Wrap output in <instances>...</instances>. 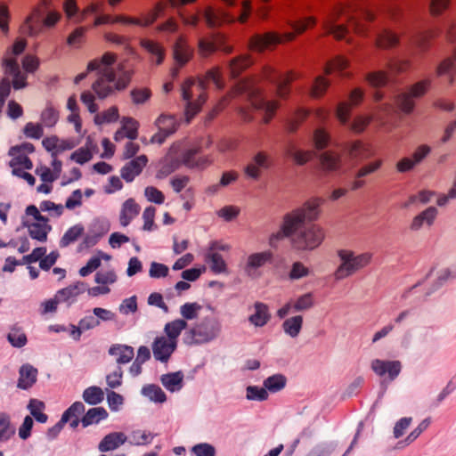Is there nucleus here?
<instances>
[{
  "label": "nucleus",
  "instance_id": "nucleus-42",
  "mask_svg": "<svg viewBox=\"0 0 456 456\" xmlns=\"http://www.w3.org/2000/svg\"><path fill=\"white\" fill-rule=\"evenodd\" d=\"M456 277V265L446 268L436 267L431 269L428 274V279H431L437 285H442L444 282Z\"/></svg>",
  "mask_w": 456,
  "mask_h": 456
},
{
  "label": "nucleus",
  "instance_id": "nucleus-46",
  "mask_svg": "<svg viewBox=\"0 0 456 456\" xmlns=\"http://www.w3.org/2000/svg\"><path fill=\"white\" fill-rule=\"evenodd\" d=\"M141 46L152 56L156 57L155 63L157 65H159L163 62L165 57V50L159 44L144 38L141 40Z\"/></svg>",
  "mask_w": 456,
  "mask_h": 456
},
{
  "label": "nucleus",
  "instance_id": "nucleus-2",
  "mask_svg": "<svg viewBox=\"0 0 456 456\" xmlns=\"http://www.w3.org/2000/svg\"><path fill=\"white\" fill-rule=\"evenodd\" d=\"M322 202L320 198H314L305 202L296 208L300 210L304 219L297 231L293 233L292 246L297 250H313L318 248L324 240V232L317 224H307V222L315 220L319 216V208Z\"/></svg>",
  "mask_w": 456,
  "mask_h": 456
},
{
  "label": "nucleus",
  "instance_id": "nucleus-49",
  "mask_svg": "<svg viewBox=\"0 0 456 456\" xmlns=\"http://www.w3.org/2000/svg\"><path fill=\"white\" fill-rule=\"evenodd\" d=\"M252 63L251 59L247 55H240L232 59L229 63V72L232 77H238L244 69Z\"/></svg>",
  "mask_w": 456,
  "mask_h": 456
},
{
  "label": "nucleus",
  "instance_id": "nucleus-11",
  "mask_svg": "<svg viewBox=\"0 0 456 456\" xmlns=\"http://www.w3.org/2000/svg\"><path fill=\"white\" fill-rule=\"evenodd\" d=\"M129 81L130 76L128 74H126L117 80L114 70L108 69L105 76L100 77L93 84V89L100 99H105L114 94L115 91H120L126 88Z\"/></svg>",
  "mask_w": 456,
  "mask_h": 456
},
{
  "label": "nucleus",
  "instance_id": "nucleus-14",
  "mask_svg": "<svg viewBox=\"0 0 456 456\" xmlns=\"http://www.w3.org/2000/svg\"><path fill=\"white\" fill-rule=\"evenodd\" d=\"M199 53L203 57H208L219 50L230 53L232 47L226 44V38L220 33L212 34L210 37H201L198 43Z\"/></svg>",
  "mask_w": 456,
  "mask_h": 456
},
{
  "label": "nucleus",
  "instance_id": "nucleus-62",
  "mask_svg": "<svg viewBox=\"0 0 456 456\" xmlns=\"http://www.w3.org/2000/svg\"><path fill=\"white\" fill-rule=\"evenodd\" d=\"M287 155L293 159L297 165L305 164L311 158L309 151L297 150L294 144H290L287 149Z\"/></svg>",
  "mask_w": 456,
  "mask_h": 456
},
{
  "label": "nucleus",
  "instance_id": "nucleus-6",
  "mask_svg": "<svg viewBox=\"0 0 456 456\" xmlns=\"http://www.w3.org/2000/svg\"><path fill=\"white\" fill-rule=\"evenodd\" d=\"M84 412V403L82 402H75L63 412L61 419L53 428H63L67 423L69 424V428H77L79 423H81L84 428H86L88 426L97 425L101 420L108 417L107 411L102 407L91 408L80 418L81 414Z\"/></svg>",
  "mask_w": 456,
  "mask_h": 456
},
{
  "label": "nucleus",
  "instance_id": "nucleus-15",
  "mask_svg": "<svg viewBox=\"0 0 456 456\" xmlns=\"http://www.w3.org/2000/svg\"><path fill=\"white\" fill-rule=\"evenodd\" d=\"M264 77L272 84L280 97H285L289 92V86L295 79L293 73H281L278 70L268 67L264 70Z\"/></svg>",
  "mask_w": 456,
  "mask_h": 456
},
{
  "label": "nucleus",
  "instance_id": "nucleus-58",
  "mask_svg": "<svg viewBox=\"0 0 456 456\" xmlns=\"http://www.w3.org/2000/svg\"><path fill=\"white\" fill-rule=\"evenodd\" d=\"M118 118V109L116 106H112L102 113H97L94 120L96 125H102L104 123L115 122Z\"/></svg>",
  "mask_w": 456,
  "mask_h": 456
},
{
  "label": "nucleus",
  "instance_id": "nucleus-35",
  "mask_svg": "<svg viewBox=\"0 0 456 456\" xmlns=\"http://www.w3.org/2000/svg\"><path fill=\"white\" fill-rule=\"evenodd\" d=\"M116 61V55L111 53H106L101 59H94L91 61L87 65L88 71L99 70L101 72L100 77L105 76L106 71L113 70L110 68Z\"/></svg>",
  "mask_w": 456,
  "mask_h": 456
},
{
  "label": "nucleus",
  "instance_id": "nucleus-7",
  "mask_svg": "<svg viewBox=\"0 0 456 456\" xmlns=\"http://www.w3.org/2000/svg\"><path fill=\"white\" fill-rule=\"evenodd\" d=\"M221 332V322L216 317L206 316L187 329L183 340L187 346H201L216 340Z\"/></svg>",
  "mask_w": 456,
  "mask_h": 456
},
{
  "label": "nucleus",
  "instance_id": "nucleus-3",
  "mask_svg": "<svg viewBox=\"0 0 456 456\" xmlns=\"http://www.w3.org/2000/svg\"><path fill=\"white\" fill-rule=\"evenodd\" d=\"M214 84L217 89L224 86L219 68H214L207 72L204 77L198 80L189 77L182 86V97L186 102V114L189 117L196 115L207 101L206 88Z\"/></svg>",
  "mask_w": 456,
  "mask_h": 456
},
{
  "label": "nucleus",
  "instance_id": "nucleus-64",
  "mask_svg": "<svg viewBox=\"0 0 456 456\" xmlns=\"http://www.w3.org/2000/svg\"><path fill=\"white\" fill-rule=\"evenodd\" d=\"M246 397L248 400L263 402L267 400L268 392L264 387H260L257 386H248L246 388Z\"/></svg>",
  "mask_w": 456,
  "mask_h": 456
},
{
  "label": "nucleus",
  "instance_id": "nucleus-57",
  "mask_svg": "<svg viewBox=\"0 0 456 456\" xmlns=\"http://www.w3.org/2000/svg\"><path fill=\"white\" fill-rule=\"evenodd\" d=\"M151 89L147 87H135L130 92L132 102L135 105L146 103L151 99Z\"/></svg>",
  "mask_w": 456,
  "mask_h": 456
},
{
  "label": "nucleus",
  "instance_id": "nucleus-63",
  "mask_svg": "<svg viewBox=\"0 0 456 456\" xmlns=\"http://www.w3.org/2000/svg\"><path fill=\"white\" fill-rule=\"evenodd\" d=\"M59 119V112L51 105L48 104L41 114L42 123L48 127L53 126Z\"/></svg>",
  "mask_w": 456,
  "mask_h": 456
},
{
  "label": "nucleus",
  "instance_id": "nucleus-53",
  "mask_svg": "<svg viewBox=\"0 0 456 456\" xmlns=\"http://www.w3.org/2000/svg\"><path fill=\"white\" fill-rule=\"evenodd\" d=\"M142 394L155 403H162L167 400L166 394L158 385L150 384L144 386L142 388Z\"/></svg>",
  "mask_w": 456,
  "mask_h": 456
},
{
  "label": "nucleus",
  "instance_id": "nucleus-60",
  "mask_svg": "<svg viewBox=\"0 0 456 456\" xmlns=\"http://www.w3.org/2000/svg\"><path fill=\"white\" fill-rule=\"evenodd\" d=\"M309 115V112L305 110V109H297L293 117H291L290 118H289L287 121H286V129L290 132V133H293L295 132L299 124L305 120L307 116Z\"/></svg>",
  "mask_w": 456,
  "mask_h": 456
},
{
  "label": "nucleus",
  "instance_id": "nucleus-22",
  "mask_svg": "<svg viewBox=\"0 0 456 456\" xmlns=\"http://www.w3.org/2000/svg\"><path fill=\"white\" fill-rule=\"evenodd\" d=\"M200 152V147H191L188 149H181L179 147V155L182 164L189 168H205L209 160L207 157H198Z\"/></svg>",
  "mask_w": 456,
  "mask_h": 456
},
{
  "label": "nucleus",
  "instance_id": "nucleus-16",
  "mask_svg": "<svg viewBox=\"0 0 456 456\" xmlns=\"http://www.w3.org/2000/svg\"><path fill=\"white\" fill-rule=\"evenodd\" d=\"M180 143H174L159 164L157 178L162 179L177 170L183 164L179 155Z\"/></svg>",
  "mask_w": 456,
  "mask_h": 456
},
{
  "label": "nucleus",
  "instance_id": "nucleus-43",
  "mask_svg": "<svg viewBox=\"0 0 456 456\" xmlns=\"http://www.w3.org/2000/svg\"><path fill=\"white\" fill-rule=\"evenodd\" d=\"M456 47L453 50V56L444 59L437 67L436 72L438 76H447L449 83L452 84L456 75Z\"/></svg>",
  "mask_w": 456,
  "mask_h": 456
},
{
  "label": "nucleus",
  "instance_id": "nucleus-41",
  "mask_svg": "<svg viewBox=\"0 0 456 456\" xmlns=\"http://www.w3.org/2000/svg\"><path fill=\"white\" fill-rule=\"evenodd\" d=\"M430 147L421 145L416 149L411 158L401 159V172L411 169L416 164L419 163L428 153Z\"/></svg>",
  "mask_w": 456,
  "mask_h": 456
},
{
  "label": "nucleus",
  "instance_id": "nucleus-21",
  "mask_svg": "<svg viewBox=\"0 0 456 456\" xmlns=\"http://www.w3.org/2000/svg\"><path fill=\"white\" fill-rule=\"evenodd\" d=\"M272 167V159L265 151H258L252 160L246 166V175L254 180H258L261 175V169H268Z\"/></svg>",
  "mask_w": 456,
  "mask_h": 456
},
{
  "label": "nucleus",
  "instance_id": "nucleus-1",
  "mask_svg": "<svg viewBox=\"0 0 456 456\" xmlns=\"http://www.w3.org/2000/svg\"><path fill=\"white\" fill-rule=\"evenodd\" d=\"M374 13L366 4L354 1L345 5L338 6L323 20L322 27L325 32L332 35L336 39L351 40L350 32L364 34L366 28L363 21H370Z\"/></svg>",
  "mask_w": 456,
  "mask_h": 456
},
{
  "label": "nucleus",
  "instance_id": "nucleus-4",
  "mask_svg": "<svg viewBox=\"0 0 456 456\" xmlns=\"http://www.w3.org/2000/svg\"><path fill=\"white\" fill-rule=\"evenodd\" d=\"M316 23L314 17H307L299 20L287 19L284 27L289 28L282 29L281 32H269L265 35L254 36L249 42V46L255 51H263L283 42L291 41L297 34L303 33L309 27Z\"/></svg>",
  "mask_w": 456,
  "mask_h": 456
},
{
  "label": "nucleus",
  "instance_id": "nucleus-29",
  "mask_svg": "<svg viewBox=\"0 0 456 456\" xmlns=\"http://www.w3.org/2000/svg\"><path fill=\"white\" fill-rule=\"evenodd\" d=\"M321 167L325 172H336L342 167L341 156L331 151H327L320 155Z\"/></svg>",
  "mask_w": 456,
  "mask_h": 456
},
{
  "label": "nucleus",
  "instance_id": "nucleus-48",
  "mask_svg": "<svg viewBox=\"0 0 456 456\" xmlns=\"http://www.w3.org/2000/svg\"><path fill=\"white\" fill-rule=\"evenodd\" d=\"M155 125L159 130L167 133L169 135L174 134L178 126V123L175 116L168 114H161L157 118Z\"/></svg>",
  "mask_w": 456,
  "mask_h": 456
},
{
  "label": "nucleus",
  "instance_id": "nucleus-19",
  "mask_svg": "<svg viewBox=\"0 0 456 456\" xmlns=\"http://www.w3.org/2000/svg\"><path fill=\"white\" fill-rule=\"evenodd\" d=\"M370 367L378 376L383 379V382H391L399 374V361L375 359L371 362Z\"/></svg>",
  "mask_w": 456,
  "mask_h": 456
},
{
  "label": "nucleus",
  "instance_id": "nucleus-32",
  "mask_svg": "<svg viewBox=\"0 0 456 456\" xmlns=\"http://www.w3.org/2000/svg\"><path fill=\"white\" fill-rule=\"evenodd\" d=\"M381 163V160H376L362 166L355 174V179L351 181V191H356L363 187L365 182L362 178L377 171Z\"/></svg>",
  "mask_w": 456,
  "mask_h": 456
},
{
  "label": "nucleus",
  "instance_id": "nucleus-47",
  "mask_svg": "<svg viewBox=\"0 0 456 456\" xmlns=\"http://www.w3.org/2000/svg\"><path fill=\"white\" fill-rule=\"evenodd\" d=\"M287 384V378L281 373L272 375L264 380V387L266 391L277 393L282 390Z\"/></svg>",
  "mask_w": 456,
  "mask_h": 456
},
{
  "label": "nucleus",
  "instance_id": "nucleus-17",
  "mask_svg": "<svg viewBox=\"0 0 456 456\" xmlns=\"http://www.w3.org/2000/svg\"><path fill=\"white\" fill-rule=\"evenodd\" d=\"M430 86L429 80L419 81L403 93L401 92V114L410 113L415 106V99L422 96Z\"/></svg>",
  "mask_w": 456,
  "mask_h": 456
},
{
  "label": "nucleus",
  "instance_id": "nucleus-26",
  "mask_svg": "<svg viewBox=\"0 0 456 456\" xmlns=\"http://www.w3.org/2000/svg\"><path fill=\"white\" fill-rule=\"evenodd\" d=\"M38 370L29 363L21 365L19 369V379L17 387L20 389L28 390L31 388L37 380Z\"/></svg>",
  "mask_w": 456,
  "mask_h": 456
},
{
  "label": "nucleus",
  "instance_id": "nucleus-37",
  "mask_svg": "<svg viewBox=\"0 0 456 456\" xmlns=\"http://www.w3.org/2000/svg\"><path fill=\"white\" fill-rule=\"evenodd\" d=\"M437 216V209L435 207H429L420 214L416 216L411 223V229L419 230L423 226L430 227Z\"/></svg>",
  "mask_w": 456,
  "mask_h": 456
},
{
  "label": "nucleus",
  "instance_id": "nucleus-24",
  "mask_svg": "<svg viewBox=\"0 0 456 456\" xmlns=\"http://www.w3.org/2000/svg\"><path fill=\"white\" fill-rule=\"evenodd\" d=\"M363 98V93L361 89L355 88L350 94V102H340L336 110V115L341 124L346 125L350 116L351 105L359 104Z\"/></svg>",
  "mask_w": 456,
  "mask_h": 456
},
{
  "label": "nucleus",
  "instance_id": "nucleus-52",
  "mask_svg": "<svg viewBox=\"0 0 456 456\" xmlns=\"http://www.w3.org/2000/svg\"><path fill=\"white\" fill-rule=\"evenodd\" d=\"M82 397L88 404L96 405L103 401L104 392L101 387L92 386L84 390Z\"/></svg>",
  "mask_w": 456,
  "mask_h": 456
},
{
  "label": "nucleus",
  "instance_id": "nucleus-54",
  "mask_svg": "<svg viewBox=\"0 0 456 456\" xmlns=\"http://www.w3.org/2000/svg\"><path fill=\"white\" fill-rule=\"evenodd\" d=\"M28 409L31 416L39 423L45 424L47 421V415L43 412L45 403L37 399H31L28 403Z\"/></svg>",
  "mask_w": 456,
  "mask_h": 456
},
{
  "label": "nucleus",
  "instance_id": "nucleus-5",
  "mask_svg": "<svg viewBox=\"0 0 456 456\" xmlns=\"http://www.w3.org/2000/svg\"><path fill=\"white\" fill-rule=\"evenodd\" d=\"M195 0H167L159 1L156 4L155 7L148 12L147 13L142 14L141 17H128L124 15H118L112 17L110 15H99L95 18L94 25L100 26L108 23H122L127 25H135L139 27H148L151 25L158 17L164 14L165 10L168 5L172 7H179L189 3H192Z\"/></svg>",
  "mask_w": 456,
  "mask_h": 456
},
{
  "label": "nucleus",
  "instance_id": "nucleus-50",
  "mask_svg": "<svg viewBox=\"0 0 456 456\" xmlns=\"http://www.w3.org/2000/svg\"><path fill=\"white\" fill-rule=\"evenodd\" d=\"M303 325V317L296 315L286 319L282 323L283 330L291 338H297L301 331Z\"/></svg>",
  "mask_w": 456,
  "mask_h": 456
},
{
  "label": "nucleus",
  "instance_id": "nucleus-61",
  "mask_svg": "<svg viewBox=\"0 0 456 456\" xmlns=\"http://www.w3.org/2000/svg\"><path fill=\"white\" fill-rule=\"evenodd\" d=\"M398 38L389 30H384L377 38V45L383 49H388L396 45Z\"/></svg>",
  "mask_w": 456,
  "mask_h": 456
},
{
  "label": "nucleus",
  "instance_id": "nucleus-27",
  "mask_svg": "<svg viewBox=\"0 0 456 456\" xmlns=\"http://www.w3.org/2000/svg\"><path fill=\"white\" fill-rule=\"evenodd\" d=\"M147 162L148 159L145 155L138 156L127 162L121 169L122 178L127 183L132 182L136 175L141 174Z\"/></svg>",
  "mask_w": 456,
  "mask_h": 456
},
{
  "label": "nucleus",
  "instance_id": "nucleus-30",
  "mask_svg": "<svg viewBox=\"0 0 456 456\" xmlns=\"http://www.w3.org/2000/svg\"><path fill=\"white\" fill-rule=\"evenodd\" d=\"M108 352L110 355L116 356L118 366L130 362L134 356V348L126 345L114 344Z\"/></svg>",
  "mask_w": 456,
  "mask_h": 456
},
{
  "label": "nucleus",
  "instance_id": "nucleus-31",
  "mask_svg": "<svg viewBox=\"0 0 456 456\" xmlns=\"http://www.w3.org/2000/svg\"><path fill=\"white\" fill-rule=\"evenodd\" d=\"M184 375L183 371L170 372L160 377L163 387L171 393L180 391L183 387Z\"/></svg>",
  "mask_w": 456,
  "mask_h": 456
},
{
  "label": "nucleus",
  "instance_id": "nucleus-10",
  "mask_svg": "<svg viewBox=\"0 0 456 456\" xmlns=\"http://www.w3.org/2000/svg\"><path fill=\"white\" fill-rule=\"evenodd\" d=\"M251 12V4L249 1H244L241 4L240 14L238 18L231 15L223 10L215 9L214 7H208L204 13V19L207 25L210 28L220 26L224 23H231L238 20L240 22L244 23L247 21Z\"/></svg>",
  "mask_w": 456,
  "mask_h": 456
},
{
  "label": "nucleus",
  "instance_id": "nucleus-36",
  "mask_svg": "<svg viewBox=\"0 0 456 456\" xmlns=\"http://www.w3.org/2000/svg\"><path fill=\"white\" fill-rule=\"evenodd\" d=\"M23 226L28 228L29 236L40 242H45L47 240V235L52 230V226L45 224L32 223L23 221Z\"/></svg>",
  "mask_w": 456,
  "mask_h": 456
},
{
  "label": "nucleus",
  "instance_id": "nucleus-38",
  "mask_svg": "<svg viewBox=\"0 0 456 456\" xmlns=\"http://www.w3.org/2000/svg\"><path fill=\"white\" fill-rule=\"evenodd\" d=\"M127 437L121 432H113L107 435L99 444V450L102 452L115 450L122 445Z\"/></svg>",
  "mask_w": 456,
  "mask_h": 456
},
{
  "label": "nucleus",
  "instance_id": "nucleus-13",
  "mask_svg": "<svg viewBox=\"0 0 456 456\" xmlns=\"http://www.w3.org/2000/svg\"><path fill=\"white\" fill-rule=\"evenodd\" d=\"M303 219L304 216L301 214L300 210H292L286 214L283 217V223L281 226V230L270 236V246L276 248L279 241L284 238H290L292 240L293 233L297 231Z\"/></svg>",
  "mask_w": 456,
  "mask_h": 456
},
{
  "label": "nucleus",
  "instance_id": "nucleus-23",
  "mask_svg": "<svg viewBox=\"0 0 456 456\" xmlns=\"http://www.w3.org/2000/svg\"><path fill=\"white\" fill-rule=\"evenodd\" d=\"M87 289L86 283L84 281H77L64 289H61L56 292L57 299L61 303H66L68 306L74 304L77 297L83 294Z\"/></svg>",
  "mask_w": 456,
  "mask_h": 456
},
{
  "label": "nucleus",
  "instance_id": "nucleus-56",
  "mask_svg": "<svg viewBox=\"0 0 456 456\" xmlns=\"http://www.w3.org/2000/svg\"><path fill=\"white\" fill-rule=\"evenodd\" d=\"M206 261L208 263L211 270L215 273H221L226 271V264L223 256L216 252H210L206 256Z\"/></svg>",
  "mask_w": 456,
  "mask_h": 456
},
{
  "label": "nucleus",
  "instance_id": "nucleus-12",
  "mask_svg": "<svg viewBox=\"0 0 456 456\" xmlns=\"http://www.w3.org/2000/svg\"><path fill=\"white\" fill-rule=\"evenodd\" d=\"M61 15L57 12H49L43 19V12L39 7H36L33 12L28 15L24 23L20 26V31L30 37L38 35L43 26L53 27L59 20Z\"/></svg>",
  "mask_w": 456,
  "mask_h": 456
},
{
  "label": "nucleus",
  "instance_id": "nucleus-25",
  "mask_svg": "<svg viewBox=\"0 0 456 456\" xmlns=\"http://www.w3.org/2000/svg\"><path fill=\"white\" fill-rule=\"evenodd\" d=\"M5 72L12 77L14 89H21L27 86V75L22 73L16 59H4L3 61Z\"/></svg>",
  "mask_w": 456,
  "mask_h": 456
},
{
  "label": "nucleus",
  "instance_id": "nucleus-45",
  "mask_svg": "<svg viewBox=\"0 0 456 456\" xmlns=\"http://www.w3.org/2000/svg\"><path fill=\"white\" fill-rule=\"evenodd\" d=\"M349 156L359 161L367 159L372 156V151L368 145L361 142H354L348 147Z\"/></svg>",
  "mask_w": 456,
  "mask_h": 456
},
{
  "label": "nucleus",
  "instance_id": "nucleus-33",
  "mask_svg": "<svg viewBox=\"0 0 456 456\" xmlns=\"http://www.w3.org/2000/svg\"><path fill=\"white\" fill-rule=\"evenodd\" d=\"M141 210L140 206L130 198L126 200L121 208L119 222L124 227L127 226L131 221L139 214Z\"/></svg>",
  "mask_w": 456,
  "mask_h": 456
},
{
  "label": "nucleus",
  "instance_id": "nucleus-34",
  "mask_svg": "<svg viewBox=\"0 0 456 456\" xmlns=\"http://www.w3.org/2000/svg\"><path fill=\"white\" fill-rule=\"evenodd\" d=\"M193 55V50L182 39L175 42L174 45V58L178 68L184 66Z\"/></svg>",
  "mask_w": 456,
  "mask_h": 456
},
{
  "label": "nucleus",
  "instance_id": "nucleus-28",
  "mask_svg": "<svg viewBox=\"0 0 456 456\" xmlns=\"http://www.w3.org/2000/svg\"><path fill=\"white\" fill-rule=\"evenodd\" d=\"M273 253L270 251H264L254 253L248 256V262L245 266V272L248 276H254L257 268L265 265V263L271 261Z\"/></svg>",
  "mask_w": 456,
  "mask_h": 456
},
{
  "label": "nucleus",
  "instance_id": "nucleus-9",
  "mask_svg": "<svg viewBox=\"0 0 456 456\" xmlns=\"http://www.w3.org/2000/svg\"><path fill=\"white\" fill-rule=\"evenodd\" d=\"M341 264L338 266L334 273L337 281L343 280L358 270L366 266L371 259V254L362 253L355 256L351 250L340 249L338 251Z\"/></svg>",
  "mask_w": 456,
  "mask_h": 456
},
{
  "label": "nucleus",
  "instance_id": "nucleus-40",
  "mask_svg": "<svg viewBox=\"0 0 456 456\" xmlns=\"http://www.w3.org/2000/svg\"><path fill=\"white\" fill-rule=\"evenodd\" d=\"M255 314L248 317V321L256 327L265 326L270 320L268 306L261 302H256L254 305Z\"/></svg>",
  "mask_w": 456,
  "mask_h": 456
},
{
  "label": "nucleus",
  "instance_id": "nucleus-55",
  "mask_svg": "<svg viewBox=\"0 0 456 456\" xmlns=\"http://www.w3.org/2000/svg\"><path fill=\"white\" fill-rule=\"evenodd\" d=\"M84 232V227L81 224H76L70 227L60 240V246L65 248L75 242Z\"/></svg>",
  "mask_w": 456,
  "mask_h": 456
},
{
  "label": "nucleus",
  "instance_id": "nucleus-20",
  "mask_svg": "<svg viewBox=\"0 0 456 456\" xmlns=\"http://www.w3.org/2000/svg\"><path fill=\"white\" fill-rule=\"evenodd\" d=\"M151 347L153 356L157 361L167 362L177 345L176 342L168 340L165 336H160L154 339Z\"/></svg>",
  "mask_w": 456,
  "mask_h": 456
},
{
  "label": "nucleus",
  "instance_id": "nucleus-51",
  "mask_svg": "<svg viewBox=\"0 0 456 456\" xmlns=\"http://www.w3.org/2000/svg\"><path fill=\"white\" fill-rule=\"evenodd\" d=\"M156 434H152L147 429H134L128 437V441L134 445H146L151 443Z\"/></svg>",
  "mask_w": 456,
  "mask_h": 456
},
{
  "label": "nucleus",
  "instance_id": "nucleus-39",
  "mask_svg": "<svg viewBox=\"0 0 456 456\" xmlns=\"http://www.w3.org/2000/svg\"><path fill=\"white\" fill-rule=\"evenodd\" d=\"M441 33L442 28H440L419 32L413 38V44L420 51H426L430 46L432 40L439 37Z\"/></svg>",
  "mask_w": 456,
  "mask_h": 456
},
{
  "label": "nucleus",
  "instance_id": "nucleus-8",
  "mask_svg": "<svg viewBox=\"0 0 456 456\" xmlns=\"http://www.w3.org/2000/svg\"><path fill=\"white\" fill-rule=\"evenodd\" d=\"M237 91L239 94H246L252 109L261 111L264 114V122L269 123L278 109V102L274 100L267 99L260 87L248 82L239 84Z\"/></svg>",
  "mask_w": 456,
  "mask_h": 456
},
{
  "label": "nucleus",
  "instance_id": "nucleus-44",
  "mask_svg": "<svg viewBox=\"0 0 456 456\" xmlns=\"http://www.w3.org/2000/svg\"><path fill=\"white\" fill-rule=\"evenodd\" d=\"M188 323L185 320L176 319L165 325L164 331L167 335L166 338L170 341L176 342L178 337L183 330H187Z\"/></svg>",
  "mask_w": 456,
  "mask_h": 456
},
{
  "label": "nucleus",
  "instance_id": "nucleus-18",
  "mask_svg": "<svg viewBox=\"0 0 456 456\" xmlns=\"http://www.w3.org/2000/svg\"><path fill=\"white\" fill-rule=\"evenodd\" d=\"M314 305V294L305 293L298 297L296 300H290L285 304L277 312L279 318L283 319L291 312H303L311 309Z\"/></svg>",
  "mask_w": 456,
  "mask_h": 456
},
{
  "label": "nucleus",
  "instance_id": "nucleus-59",
  "mask_svg": "<svg viewBox=\"0 0 456 456\" xmlns=\"http://www.w3.org/2000/svg\"><path fill=\"white\" fill-rule=\"evenodd\" d=\"M7 340L12 346L18 348L24 346L28 342L26 334L20 328L15 326L12 327L8 333Z\"/></svg>",
  "mask_w": 456,
  "mask_h": 456
}]
</instances>
